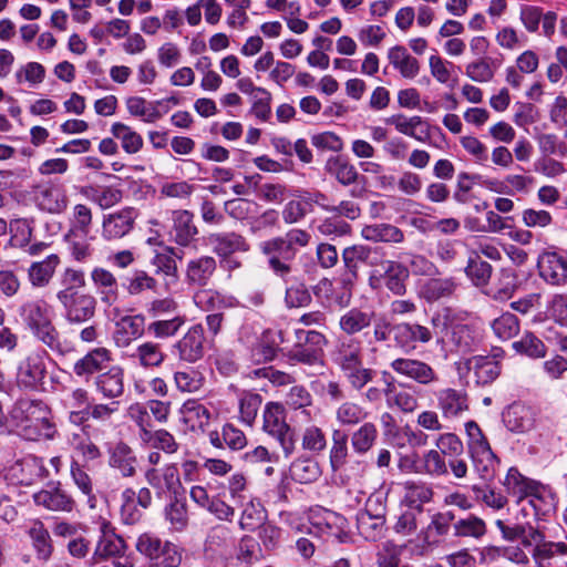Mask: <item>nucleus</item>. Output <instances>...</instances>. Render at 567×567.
Here are the masks:
<instances>
[{
  "label": "nucleus",
  "instance_id": "48",
  "mask_svg": "<svg viewBox=\"0 0 567 567\" xmlns=\"http://www.w3.org/2000/svg\"><path fill=\"white\" fill-rule=\"evenodd\" d=\"M220 491L225 488V495L234 504H244L250 496L247 476L241 472H235L230 475L226 483H219Z\"/></svg>",
  "mask_w": 567,
  "mask_h": 567
},
{
  "label": "nucleus",
  "instance_id": "36",
  "mask_svg": "<svg viewBox=\"0 0 567 567\" xmlns=\"http://www.w3.org/2000/svg\"><path fill=\"white\" fill-rule=\"evenodd\" d=\"M432 338L433 332L419 323L402 322L394 327V340L401 348H414V343H427Z\"/></svg>",
  "mask_w": 567,
  "mask_h": 567
},
{
  "label": "nucleus",
  "instance_id": "58",
  "mask_svg": "<svg viewBox=\"0 0 567 567\" xmlns=\"http://www.w3.org/2000/svg\"><path fill=\"white\" fill-rule=\"evenodd\" d=\"M185 316L176 315L169 319L153 320L147 326V332L155 339H168L174 337L185 324Z\"/></svg>",
  "mask_w": 567,
  "mask_h": 567
},
{
  "label": "nucleus",
  "instance_id": "29",
  "mask_svg": "<svg viewBox=\"0 0 567 567\" xmlns=\"http://www.w3.org/2000/svg\"><path fill=\"white\" fill-rule=\"evenodd\" d=\"M386 123L393 125L399 133L419 142L426 143L430 138L429 124L421 116L408 117L403 114H396L386 118Z\"/></svg>",
  "mask_w": 567,
  "mask_h": 567
},
{
  "label": "nucleus",
  "instance_id": "64",
  "mask_svg": "<svg viewBox=\"0 0 567 567\" xmlns=\"http://www.w3.org/2000/svg\"><path fill=\"white\" fill-rule=\"evenodd\" d=\"M465 272L475 286H485L491 278L492 266L482 260L477 252H472L468 257Z\"/></svg>",
  "mask_w": 567,
  "mask_h": 567
},
{
  "label": "nucleus",
  "instance_id": "55",
  "mask_svg": "<svg viewBox=\"0 0 567 567\" xmlns=\"http://www.w3.org/2000/svg\"><path fill=\"white\" fill-rule=\"evenodd\" d=\"M385 396L390 405L404 413H411L419 406L417 398L409 390H396L392 381L385 382Z\"/></svg>",
  "mask_w": 567,
  "mask_h": 567
},
{
  "label": "nucleus",
  "instance_id": "16",
  "mask_svg": "<svg viewBox=\"0 0 567 567\" xmlns=\"http://www.w3.org/2000/svg\"><path fill=\"white\" fill-rule=\"evenodd\" d=\"M205 334L202 324L192 326L174 344L178 359L186 363H195L204 357Z\"/></svg>",
  "mask_w": 567,
  "mask_h": 567
},
{
  "label": "nucleus",
  "instance_id": "24",
  "mask_svg": "<svg viewBox=\"0 0 567 567\" xmlns=\"http://www.w3.org/2000/svg\"><path fill=\"white\" fill-rule=\"evenodd\" d=\"M455 516L452 512H437L432 515L429 525L421 530L420 539L426 547L439 546L449 534Z\"/></svg>",
  "mask_w": 567,
  "mask_h": 567
},
{
  "label": "nucleus",
  "instance_id": "62",
  "mask_svg": "<svg viewBox=\"0 0 567 567\" xmlns=\"http://www.w3.org/2000/svg\"><path fill=\"white\" fill-rule=\"evenodd\" d=\"M262 419V430L268 435H272L274 433L289 425L286 422L285 409L279 403H267L264 410Z\"/></svg>",
  "mask_w": 567,
  "mask_h": 567
},
{
  "label": "nucleus",
  "instance_id": "56",
  "mask_svg": "<svg viewBox=\"0 0 567 567\" xmlns=\"http://www.w3.org/2000/svg\"><path fill=\"white\" fill-rule=\"evenodd\" d=\"M369 413L365 409L352 401L341 403L334 412L337 422L341 426H354L360 424L368 417Z\"/></svg>",
  "mask_w": 567,
  "mask_h": 567
},
{
  "label": "nucleus",
  "instance_id": "2",
  "mask_svg": "<svg viewBox=\"0 0 567 567\" xmlns=\"http://www.w3.org/2000/svg\"><path fill=\"white\" fill-rule=\"evenodd\" d=\"M311 236L299 228L290 229L285 236L275 237L260 244V250L268 257V266L272 272L288 281L292 279L295 269L291 265L296 256V247H306Z\"/></svg>",
  "mask_w": 567,
  "mask_h": 567
},
{
  "label": "nucleus",
  "instance_id": "31",
  "mask_svg": "<svg viewBox=\"0 0 567 567\" xmlns=\"http://www.w3.org/2000/svg\"><path fill=\"white\" fill-rule=\"evenodd\" d=\"M33 501L38 506L52 512H71L75 504L66 491L54 485L33 494Z\"/></svg>",
  "mask_w": 567,
  "mask_h": 567
},
{
  "label": "nucleus",
  "instance_id": "8",
  "mask_svg": "<svg viewBox=\"0 0 567 567\" xmlns=\"http://www.w3.org/2000/svg\"><path fill=\"white\" fill-rule=\"evenodd\" d=\"M503 485L508 495L517 503L528 499V503L538 512V502L545 499L548 491L540 482L523 475L516 467H511L505 476Z\"/></svg>",
  "mask_w": 567,
  "mask_h": 567
},
{
  "label": "nucleus",
  "instance_id": "28",
  "mask_svg": "<svg viewBox=\"0 0 567 567\" xmlns=\"http://www.w3.org/2000/svg\"><path fill=\"white\" fill-rule=\"evenodd\" d=\"M109 465L123 477H133L137 471V456L126 443L118 442L109 451Z\"/></svg>",
  "mask_w": 567,
  "mask_h": 567
},
{
  "label": "nucleus",
  "instance_id": "23",
  "mask_svg": "<svg viewBox=\"0 0 567 567\" xmlns=\"http://www.w3.org/2000/svg\"><path fill=\"white\" fill-rule=\"evenodd\" d=\"M94 386L103 399L115 401L124 393V370L120 365H112L96 375Z\"/></svg>",
  "mask_w": 567,
  "mask_h": 567
},
{
  "label": "nucleus",
  "instance_id": "54",
  "mask_svg": "<svg viewBox=\"0 0 567 567\" xmlns=\"http://www.w3.org/2000/svg\"><path fill=\"white\" fill-rule=\"evenodd\" d=\"M111 133L121 142L123 151L127 154H135L143 147L142 136L124 123H113L111 126Z\"/></svg>",
  "mask_w": 567,
  "mask_h": 567
},
{
  "label": "nucleus",
  "instance_id": "15",
  "mask_svg": "<svg viewBox=\"0 0 567 567\" xmlns=\"http://www.w3.org/2000/svg\"><path fill=\"white\" fill-rule=\"evenodd\" d=\"M537 267L540 278L548 285H567V257L556 251H544L538 256Z\"/></svg>",
  "mask_w": 567,
  "mask_h": 567
},
{
  "label": "nucleus",
  "instance_id": "52",
  "mask_svg": "<svg viewBox=\"0 0 567 567\" xmlns=\"http://www.w3.org/2000/svg\"><path fill=\"white\" fill-rule=\"evenodd\" d=\"M89 235H79L78 233H65L63 240L68 246L71 257L81 264L89 262L94 254V248L86 240Z\"/></svg>",
  "mask_w": 567,
  "mask_h": 567
},
{
  "label": "nucleus",
  "instance_id": "6",
  "mask_svg": "<svg viewBox=\"0 0 567 567\" xmlns=\"http://www.w3.org/2000/svg\"><path fill=\"white\" fill-rule=\"evenodd\" d=\"M464 426L467 452L475 472L482 480L492 481L498 465L497 456L475 421H467Z\"/></svg>",
  "mask_w": 567,
  "mask_h": 567
},
{
  "label": "nucleus",
  "instance_id": "47",
  "mask_svg": "<svg viewBox=\"0 0 567 567\" xmlns=\"http://www.w3.org/2000/svg\"><path fill=\"white\" fill-rule=\"evenodd\" d=\"M173 381L177 391L182 393H196L204 386L205 377L193 367H184L174 371Z\"/></svg>",
  "mask_w": 567,
  "mask_h": 567
},
{
  "label": "nucleus",
  "instance_id": "35",
  "mask_svg": "<svg viewBox=\"0 0 567 567\" xmlns=\"http://www.w3.org/2000/svg\"><path fill=\"white\" fill-rule=\"evenodd\" d=\"M374 311L363 308H351L339 318V328L347 336H354L370 328L374 319Z\"/></svg>",
  "mask_w": 567,
  "mask_h": 567
},
{
  "label": "nucleus",
  "instance_id": "3",
  "mask_svg": "<svg viewBox=\"0 0 567 567\" xmlns=\"http://www.w3.org/2000/svg\"><path fill=\"white\" fill-rule=\"evenodd\" d=\"M502 537L507 542L520 540L523 548H532V557L535 564L544 563L556 556L567 555L565 542L547 540L545 534L530 524L506 525L503 520L495 522Z\"/></svg>",
  "mask_w": 567,
  "mask_h": 567
},
{
  "label": "nucleus",
  "instance_id": "37",
  "mask_svg": "<svg viewBox=\"0 0 567 567\" xmlns=\"http://www.w3.org/2000/svg\"><path fill=\"white\" fill-rule=\"evenodd\" d=\"M27 534L31 540V546L35 553L37 559L48 561L53 554L54 547L50 533L44 524L39 519L32 520L28 527Z\"/></svg>",
  "mask_w": 567,
  "mask_h": 567
},
{
  "label": "nucleus",
  "instance_id": "5",
  "mask_svg": "<svg viewBox=\"0 0 567 567\" xmlns=\"http://www.w3.org/2000/svg\"><path fill=\"white\" fill-rule=\"evenodd\" d=\"M21 317L39 341L52 351L63 352L60 333L53 324V313L45 301L34 300L24 303L21 308Z\"/></svg>",
  "mask_w": 567,
  "mask_h": 567
},
{
  "label": "nucleus",
  "instance_id": "26",
  "mask_svg": "<svg viewBox=\"0 0 567 567\" xmlns=\"http://www.w3.org/2000/svg\"><path fill=\"white\" fill-rule=\"evenodd\" d=\"M470 372H473L475 382L481 385L491 384L499 373L501 365L494 355H474L465 361Z\"/></svg>",
  "mask_w": 567,
  "mask_h": 567
},
{
  "label": "nucleus",
  "instance_id": "45",
  "mask_svg": "<svg viewBox=\"0 0 567 567\" xmlns=\"http://www.w3.org/2000/svg\"><path fill=\"white\" fill-rule=\"evenodd\" d=\"M80 193L96 204L101 209H107L122 199V192L113 186H94L89 185L81 188Z\"/></svg>",
  "mask_w": 567,
  "mask_h": 567
},
{
  "label": "nucleus",
  "instance_id": "4",
  "mask_svg": "<svg viewBox=\"0 0 567 567\" xmlns=\"http://www.w3.org/2000/svg\"><path fill=\"white\" fill-rule=\"evenodd\" d=\"M437 342L451 344L456 352L466 353L480 342L478 332L452 309L445 308L431 319Z\"/></svg>",
  "mask_w": 567,
  "mask_h": 567
},
{
  "label": "nucleus",
  "instance_id": "44",
  "mask_svg": "<svg viewBox=\"0 0 567 567\" xmlns=\"http://www.w3.org/2000/svg\"><path fill=\"white\" fill-rule=\"evenodd\" d=\"M363 239L372 243L399 244L404 239L403 231L391 224L365 225L361 229Z\"/></svg>",
  "mask_w": 567,
  "mask_h": 567
},
{
  "label": "nucleus",
  "instance_id": "43",
  "mask_svg": "<svg viewBox=\"0 0 567 567\" xmlns=\"http://www.w3.org/2000/svg\"><path fill=\"white\" fill-rule=\"evenodd\" d=\"M216 270V260L210 256H200L187 262L186 280L189 285L206 286Z\"/></svg>",
  "mask_w": 567,
  "mask_h": 567
},
{
  "label": "nucleus",
  "instance_id": "25",
  "mask_svg": "<svg viewBox=\"0 0 567 567\" xmlns=\"http://www.w3.org/2000/svg\"><path fill=\"white\" fill-rule=\"evenodd\" d=\"M60 264L61 258L56 254H51L40 261H33L27 270L28 281L37 289L48 287Z\"/></svg>",
  "mask_w": 567,
  "mask_h": 567
},
{
  "label": "nucleus",
  "instance_id": "10",
  "mask_svg": "<svg viewBox=\"0 0 567 567\" xmlns=\"http://www.w3.org/2000/svg\"><path fill=\"white\" fill-rule=\"evenodd\" d=\"M70 323H83L92 319L96 311L97 300L86 292L63 293L56 296Z\"/></svg>",
  "mask_w": 567,
  "mask_h": 567
},
{
  "label": "nucleus",
  "instance_id": "60",
  "mask_svg": "<svg viewBox=\"0 0 567 567\" xmlns=\"http://www.w3.org/2000/svg\"><path fill=\"white\" fill-rule=\"evenodd\" d=\"M69 229L66 233H78L79 235H89L92 227L93 215L91 208L85 204L73 206L69 216Z\"/></svg>",
  "mask_w": 567,
  "mask_h": 567
},
{
  "label": "nucleus",
  "instance_id": "57",
  "mask_svg": "<svg viewBox=\"0 0 567 567\" xmlns=\"http://www.w3.org/2000/svg\"><path fill=\"white\" fill-rule=\"evenodd\" d=\"M326 169L344 186L353 184L358 178V172L354 165L340 156L330 157L327 161Z\"/></svg>",
  "mask_w": 567,
  "mask_h": 567
},
{
  "label": "nucleus",
  "instance_id": "46",
  "mask_svg": "<svg viewBox=\"0 0 567 567\" xmlns=\"http://www.w3.org/2000/svg\"><path fill=\"white\" fill-rule=\"evenodd\" d=\"M161 104L159 101L147 102L142 96H130L125 100L127 112L145 123H154L163 116V112L158 110Z\"/></svg>",
  "mask_w": 567,
  "mask_h": 567
},
{
  "label": "nucleus",
  "instance_id": "9",
  "mask_svg": "<svg viewBox=\"0 0 567 567\" xmlns=\"http://www.w3.org/2000/svg\"><path fill=\"white\" fill-rule=\"evenodd\" d=\"M390 368L398 375L421 386H432L440 381V375L435 369L420 359L400 357L390 362Z\"/></svg>",
  "mask_w": 567,
  "mask_h": 567
},
{
  "label": "nucleus",
  "instance_id": "27",
  "mask_svg": "<svg viewBox=\"0 0 567 567\" xmlns=\"http://www.w3.org/2000/svg\"><path fill=\"white\" fill-rule=\"evenodd\" d=\"M128 358L138 367L151 370L159 368L164 363L166 354L159 343L148 340L138 343Z\"/></svg>",
  "mask_w": 567,
  "mask_h": 567
},
{
  "label": "nucleus",
  "instance_id": "33",
  "mask_svg": "<svg viewBox=\"0 0 567 567\" xmlns=\"http://www.w3.org/2000/svg\"><path fill=\"white\" fill-rule=\"evenodd\" d=\"M389 63L400 75L408 80L415 79L421 70V64L416 58L410 54L403 45H395L388 50Z\"/></svg>",
  "mask_w": 567,
  "mask_h": 567
},
{
  "label": "nucleus",
  "instance_id": "19",
  "mask_svg": "<svg viewBox=\"0 0 567 567\" xmlns=\"http://www.w3.org/2000/svg\"><path fill=\"white\" fill-rule=\"evenodd\" d=\"M92 286L102 303L114 305L118 299V284L113 272L106 268L96 266L90 271Z\"/></svg>",
  "mask_w": 567,
  "mask_h": 567
},
{
  "label": "nucleus",
  "instance_id": "12",
  "mask_svg": "<svg viewBox=\"0 0 567 567\" xmlns=\"http://www.w3.org/2000/svg\"><path fill=\"white\" fill-rule=\"evenodd\" d=\"M409 277V271L401 264L392 260H383L380 265L371 271L369 284L373 289H378L381 285V279H384V285L394 295L402 296L405 293V280Z\"/></svg>",
  "mask_w": 567,
  "mask_h": 567
},
{
  "label": "nucleus",
  "instance_id": "51",
  "mask_svg": "<svg viewBox=\"0 0 567 567\" xmlns=\"http://www.w3.org/2000/svg\"><path fill=\"white\" fill-rule=\"evenodd\" d=\"M243 506L239 525L241 529L254 530L266 519V509L261 502L256 497H249Z\"/></svg>",
  "mask_w": 567,
  "mask_h": 567
},
{
  "label": "nucleus",
  "instance_id": "7",
  "mask_svg": "<svg viewBox=\"0 0 567 567\" xmlns=\"http://www.w3.org/2000/svg\"><path fill=\"white\" fill-rule=\"evenodd\" d=\"M49 355L43 349H33L22 357L17 365L16 382L19 388L37 390L44 383Z\"/></svg>",
  "mask_w": 567,
  "mask_h": 567
},
{
  "label": "nucleus",
  "instance_id": "13",
  "mask_svg": "<svg viewBox=\"0 0 567 567\" xmlns=\"http://www.w3.org/2000/svg\"><path fill=\"white\" fill-rule=\"evenodd\" d=\"M375 254V248L365 245H353L343 249L341 257L346 268L342 279L344 287H351L354 284L361 265L375 268L380 265L377 261Z\"/></svg>",
  "mask_w": 567,
  "mask_h": 567
},
{
  "label": "nucleus",
  "instance_id": "11",
  "mask_svg": "<svg viewBox=\"0 0 567 567\" xmlns=\"http://www.w3.org/2000/svg\"><path fill=\"white\" fill-rule=\"evenodd\" d=\"M48 476L43 461L34 455L17 460L4 468V478L13 485H31Z\"/></svg>",
  "mask_w": 567,
  "mask_h": 567
},
{
  "label": "nucleus",
  "instance_id": "38",
  "mask_svg": "<svg viewBox=\"0 0 567 567\" xmlns=\"http://www.w3.org/2000/svg\"><path fill=\"white\" fill-rule=\"evenodd\" d=\"M332 360L342 371L363 360L362 343L358 339L342 338L336 344Z\"/></svg>",
  "mask_w": 567,
  "mask_h": 567
},
{
  "label": "nucleus",
  "instance_id": "42",
  "mask_svg": "<svg viewBox=\"0 0 567 567\" xmlns=\"http://www.w3.org/2000/svg\"><path fill=\"white\" fill-rule=\"evenodd\" d=\"M194 301L204 311H220L235 308L238 301L235 297L213 289H203L195 293Z\"/></svg>",
  "mask_w": 567,
  "mask_h": 567
},
{
  "label": "nucleus",
  "instance_id": "30",
  "mask_svg": "<svg viewBox=\"0 0 567 567\" xmlns=\"http://www.w3.org/2000/svg\"><path fill=\"white\" fill-rule=\"evenodd\" d=\"M112 360V352L107 348H95L74 363L73 372L81 378L89 377L102 371Z\"/></svg>",
  "mask_w": 567,
  "mask_h": 567
},
{
  "label": "nucleus",
  "instance_id": "18",
  "mask_svg": "<svg viewBox=\"0 0 567 567\" xmlns=\"http://www.w3.org/2000/svg\"><path fill=\"white\" fill-rule=\"evenodd\" d=\"M137 213L132 207L105 215L102 221V237L106 240L124 237L133 229Z\"/></svg>",
  "mask_w": 567,
  "mask_h": 567
},
{
  "label": "nucleus",
  "instance_id": "63",
  "mask_svg": "<svg viewBox=\"0 0 567 567\" xmlns=\"http://www.w3.org/2000/svg\"><path fill=\"white\" fill-rule=\"evenodd\" d=\"M141 443L153 449H159L167 454H173L178 449V444L174 436L168 431L163 429L144 432L142 434Z\"/></svg>",
  "mask_w": 567,
  "mask_h": 567
},
{
  "label": "nucleus",
  "instance_id": "59",
  "mask_svg": "<svg viewBox=\"0 0 567 567\" xmlns=\"http://www.w3.org/2000/svg\"><path fill=\"white\" fill-rule=\"evenodd\" d=\"M184 421L189 423L193 429H204L209 424L210 412L209 410L196 400L186 401L181 409Z\"/></svg>",
  "mask_w": 567,
  "mask_h": 567
},
{
  "label": "nucleus",
  "instance_id": "1",
  "mask_svg": "<svg viewBox=\"0 0 567 567\" xmlns=\"http://www.w3.org/2000/svg\"><path fill=\"white\" fill-rule=\"evenodd\" d=\"M9 419L17 433L28 441L54 437L51 410L40 400H18L9 412Z\"/></svg>",
  "mask_w": 567,
  "mask_h": 567
},
{
  "label": "nucleus",
  "instance_id": "20",
  "mask_svg": "<svg viewBox=\"0 0 567 567\" xmlns=\"http://www.w3.org/2000/svg\"><path fill=\"white\" fill-rule=\"evenodd\" d=\"M437 408L444 419L460 417L468 410V396L465 391L453 388L441 389L435 393Z\"/></svg>",
  "mask_w": 567,
  "mask_h": 567
},
{
  "label": "nucleus",
  "instance_id": "32",
  "mask_svg": "<svg viewBox=\"0 0 567 567\" xmlns=\"http://www.w3.org/2000/svg\"><path fill=\"white\" fill-rule=\"evenodd\" d=\"M144 331V317L125 316L116 322L114 342L118 348H126L134 340L141 338Z\"/></svg>",
  "mask_w": 567,
  "mask_h": 567
},
{
  "label": "nucleus",
  "instance_id": "53",
  "mask_svg": "<svg viewBox=\"0 0 567 567\" xmlns=\"http://www.w3.org/2000/svg\"><path fill=\"white\" fill-rule=\"evenodd\" d=\"M378 429L372 422L363 423L350 436L351 447L359 455L367 454L375 444Z\"/></svg>",
  "mask_w": 567,
  "mask_h": 567
},
{
  "label": "nucleus",
  "instance_id": "50",
  "mask_svg": "<svg viewBox=\"0 0 567 567\" xmlns=\"http://www.w3.org/2000/svg\"><path fill=\"white\" fill-rule=\"evenodd\" d=\"M291 478L300 484H310L316 482L321 470L318 462L310 457H299L290 465Z\"/></svg>",
  "mask_w": 567,
  "mask_h": 567
},
{
  "label": "nucleus",
  "instance_id": "34",
  "mask_svg": "<svg viewBox=\"0 0 567 567\" xmlns=\"http://www.w3.org/2000/svg\"><path fill=\"white\" fill-rule=\"evenodd\" d=\"M193 218V214L185 209L174 210L172 213L173 225L171 236L177 245L188 246L198 234Z\"/></svg>",
  "mask_w": 567,
  "mask_h": 567
},
{
  "label": "nucleus",
  "instance_id": "22",
  "mask_svg": "<svg viewBox=\"0 0 567 567\" xmlns=\"http://www.w3.org/2000/svg\"><path fill=\"white\" fill-rule=\"evenodd\" d=\"M207 245L219 257H228L235 252H246L249 245L244 236L235 231L212 233L206 237Z\"/></svg>",
  "mask_w": 567,
  "mask_h": 567
},
{
  "label": "nucleus",
  "instance_id": "61",
  "mask_svg": "<svg viewBox=\"0 0 567 567\" xmlns=\"http://www.w3.org/2000/svg\"><path fill=\"white\" fill-rule=\"evenodd\" d=\"M348 454V435L340 430H334L329 451V462L332 472H338L346 464Z\"/></svg>",
  "mask_w": 567,
  "mask_h": 567
},
{
  "label": "nucleus",
  "instance_id": "49",
  "mask_svg": "<svg viewBox=\"0 0 567 567\" xmlns=\"http://www.w3.org/2000/svg\"><path fill=\"white\" fill-rule=\"evenodd\" d=\"M357 528L359 534L369 542L380 539L384 532V518L380 515H371L367 511L357 514Z\"/></svg>",
  "mask_w": 567,
  "mask_h": 567
},
{
  "label": "nucleus",
  "instance_id": "41",
  "mask_svg": "<svg viewBox=\"0 0 567 567\" xmlns=\"http://www.w3.org/2000/svg\"><path fill=\"white\" fill-rule=\"evenodd\" d=\"M403 503L410 508L422 513L423 506L432 502L434 491L432 486L424 482L409 481L403 485Z\"/></svg>",
  "mask_w": 567,
  "mask_h": 567
},
{
  "label": "nucleus",
  "instance_id": "17",
  "mask_svg": "<svg viewBox=\"0 0 567 567\" xmlns=\"http://www.w3.org/2000/svg\"><path fill=\"white\" fill-rule=\"evenodd\" d=\"M144 477L159 497L168 493H176L181 486L179 472L174 463L166 464L161 468L147 467Z\"/></svg>",
  "mask_w": 567,
  "mask_h": 567
},
{
  "label": "nucleus",
  "instance_id": "39",
  "mask_svg": "<svg viewBox=\"0 0 567 567\" xmlns=\"http://www.w3.org/2000/svg\"><path fill=\"white\" fill-rule=\"evenodd\" d=\"M209 443L217 449L227 446L231 451H240L247 445L245 433L231 423L223 425L220 431H212L208 434Z\"/></svg>",
  "mask_w": 567,
  "mask_h": 567
},
{
  "label": "nucleus",
  "instance_id": "14",
  "mask_svg": "<svg viewBox=\"0 0 567 567\" xmlns=\"http://www.w3.org/2000/svg\"><path fill=\"white\" fill-rule=\"evenodd\" d=\"M37 207L52 215H60L65 212L69 198L63 185L59 183H47L37 187L34 192Z\"/></svg>",
  "mask_w": 567,
  "mask_h": 567
},
{
  "label": "nucleus",
  "instance_id": "21",
  "mask_svg": "<svg viewBox=\"0 0 567 567\" xmlns=\"http://www.w3.org/2000/svg\"><path fill=\"white\" fill-rule=\"evenodd\" d=\"M503 422L513 433H527L536 425V412L523 403H513L503 413Z\"/></svg>",
  "mask_w": 567,
  "mask_h": 567
},
{
  "label": "nucleus",
  "instance_id": "40",
  "mask_svg": "<svg viewBox=\"0 0 567 567\" xmlns=\"http://www.w3.org/2000/svg\"><path fill=\"white\" fill-rule=\"evenodd\" d=\"M90 404V394L82 388L72 390L63 400V405L69 412V421L74 425H81L87 421L86 412Z\"/></svg>",
  "mask_w": 567,
  "mask_h": 567
}]
</instances>
